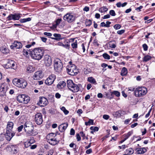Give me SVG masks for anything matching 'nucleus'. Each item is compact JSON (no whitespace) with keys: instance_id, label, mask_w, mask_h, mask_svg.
I'll list each match as a JSON object with an SVG mask.
<instances>
[{"instance_id":"obj_1","label":"nucleus","mask_w":155,"mask_h":155,"mask_svg":"<svg viewBox=\"0 0 155 155\" xmlns=\"http://www.w3.org/2000/svg\"><path fill=\"white\" fill-rule=\"evenodd\" d=\"M44 51L43 49L36 48L30 51L29 54L32 58L37 60H40L43 56Z\"/></svg>"},{"instance_id":"obj_2","label":"nucleus","mask_w":155,"mask_h":155,"mask_svg":"<svg viewBox=\"0 0 155 155\" xmlns=\"http://www.w3.org/2000/svg\"><path fill=\"white\" fill-rule=\"evenodd\" d=\"M25 131L29 136L35 135L37 133L34 130V126L32 123L30 121H26L24 125Z\"/></svg>"},{"instance_id":"obj_3","label":"nucleus","mask_w":155,"mask_h":155,"mask_svg":"<svg viewBox=\"0 0 155 155\" xmlns=\"http://www.w3.org/2000/svg\"><path fill=\"white\" fill-rule=\"evenodd\" d=\"M13 125V123L12 122H8L7 125L5 136L6 139L8 141L10 140L15 135V133L12 130Z\"/></svg>"},{"instance_id":"obj_4","label":"nucleus","mask_w":155,"mask_h":155,"mask_svg":"<svg viewBox=\"0 0 155 155\" xmlns=\"http://www.w3.org/2000/svg\"><path fill=\"white\" fill-rule=\"evenodd\" d=\"M67 85L68 88L74 93L78 92L79 89L78 86L74 84L71 80L67 81Z\"/></svg>"},{"instance_id":"obj_5","label":"nucleus","mask_w":155,"mask_h":155,"mask_svg":"<svg viewBox=\"0 0 155 155\" xmlns=\"http://www.w3.org/2000/svg\"><path fill=\"white\" fill-rule=\"evenodd\" d=\"M147 92V89L144 87H138L134 91L135 95L136 97H141L145 95Z\"/></svg>"},{"instance_id":"obj_6","label":"nucleus","mask_w":155,"mask_h":155,"mask_svg":"<svg viewBox=\"0 0 155 155\" xmlns=\"http://www.w3.org/2000/svg\"><path fill=\"white\" fill-rule=\"evenodd\" d=\"M12 82L14 85L21 88H25L27 84V82L22 79L15 78L13 80Z\"/></svg>"},{"instance_id":"obj_7","label":"nucleus","mask_w":155,"mask_h":155,"mask_svg":"<svg viewBox=\"0 0 155 155\" xmlns=\"http://www.w3.org/2000/svg\"><path fill=\"white\" fill-rule=\"evenodd\" d=\"M66 69L68 74L71 75H76L78 72V70L74 64H69L68 65Z\"/></svg>"},{"instance_id":"obj_8","label":"nucleus","mask_w":155,"mask_h":155,"mask_svg":"<svg viewBox=\"0 0 155 155\" xmlns=\"http://www.w3.org/2000/svg\"><path fill=\"white\" fill-rule=\"evenodd\" d=\"M17 101L20 103L28 104L30 101V97L25 94H20L17 97Z\"/></svg>"},{"instance_id":"obj_9","label":"nucleus","mask_w":155,"mask_h":155,"mask_svg":"<svg viewBox=\"0 0 155 155\" xmlns=\"http://www.w3.org/2000/svg\"><path fill=\"white\" fill-rule=\"evenodd\" d=\"M62 64L61 61L58 59L55 60L54 64V68L57 72H60L62 68Z\"/></svg>"},{"instance_id":"obj_10","label":"nucleus","mask_w":155,"mask_h":155,"mask_svg":"<svg viewBox=\"0 0 155 155\" xmlns=\"http://www.w3.org/2000/svg\"><path fill=\"white\" fill-rule=\"evenodd\" d=\"M64 19L68 23H71L75 20V18L72 13H68L63 17Z\"/></svg>"},{"instance_id":"obj_11","label":"nucleus","mask_w":155,"mask_h":155,"mask_svg":"<svg viewBox=\"0 0 155 155\" xmlns=\"http://www.w3.org/2000/svg\"><path fill=\"white\" fill-rule=\"evenodd\" d=\"M56 78L54 74H51L45 80V84L48 85L52 84Z\"/></svg>"},{"instance_id":"obj_12","label":"nucleus","mask_w":155,"mask_h":155,"mask_svg":"<svg viewBox=\"0 0 155 155\" xmlns=\"http://www.w3.org/2000/svg\"><path fill=\"white\" fill-rule=\"evenodd\" d=\"M35 120L37 124H41L43 122L41 114L40 113H38L36 114L35 115Z\"/></svg>"},{"instance_id":"obj_13","label":"nucleus","mask_w":155,"mask_h":155,"mask_svg":"<svg viewBox=\"0 0 155 155\" xmlns=\"http://www.w3.org/2000/svg\"><path fill=\"white\" fill-rule=\"evenodd\" d=\"M5 67L6 68H12L15 70L17 68V66L15 62L12 60H10L6 64Z\"/></svg>"},{"instance_id":"obj_14","label":"nucleus","mask_w":155,"mask_h":155,"mask_svg":"<svg viewBox=\"0 0 155 155\" xmlns=\"http://www.w3.org/2000/svg\"><path fill=\"white\" fill-rule=\"evenodd\" d=\"M44 61L45 64L47 66H50L52 64L51 58L48 55H46L44 56Z\"/></svg>"},{"instance_id":"obj_15","label":"nucleus","mask_w":155,"mask_h":155,"mask_svg":"<svg viewBox=\"0 0 155 155\" xmlns=\"http://www.w3.org/2000/svg\"><path fill=\"white\" fill-rule=\"evenodd\" d=\"M8 89V86L6 85H2L0 87V96H4L5 95V93Z\"/></svg>"},{"instance_id":"obj_16","label":"nucleus","mask_w":155,"mask_h":155,"mask_svg":"<svg viewBox=\"0 0 155 155\" xmlns=\"http://www.w3.org/2000/svg\"><path fill=\"white\" fill-rule=\"evenodd\" d=\"M43 77V74L41 71H38L35 72L33 76V78L35 80H38L41 79Z\"/></svg>"},{"instance_id":"obj_17","label":"nucleus","mask_w":155,"mask_h":155,"mask_svg":"<svg viewBox=\"0 0 155 155\" xmlns=\"http://www.w3.org/2000/svg\"><path fill=\"white\" fill-rule=\"evenodd\" d=\"M48 103V101L47 99L44 97H41L40 98L38 104L41 107L45 106Z\"/></svg>"},{"instance_id":"obj_18","label":"nucleus","mask_w":155,"mask_h":155,"mask_svg":"<svg viewBox=\"0 0 155 155\" xmlns=\"http://www.w3.org/2000/svg\"><path fill=\"white\" fill-rule=\"evenodd\" d=\"M68 126L67 123H62L58 127L59 131L61 132H63L65 131Z\"/></svg>"},{"instance_id":"obj_19","label":"nucleus","mask_w":155,"mask_h":155,"mask_svg":"<svg viewBox=\"0 0 155 155\" xmlns=\"http://www.w3.org/2000/svg\"><path fill=\"white\" fill-rule=\"evenodd\" d=\"M26 70L27 73H31L35 71V68L32 66L28 65L26 66Z\"/></svg>"},{"instance_id":"obj_20","label":"nucleus","mask_w":155,"mask_h":155,"mask_svg":"<svg viewBox=\"0 0 155 155\" xmlns=\"http://www.w3.org/2000/svg\"><path fill=\"white\" fill-rule=\"evenodd\" d=\"M66 83L64 81H60L57 85V87L59 89H63L66 86Z\"/></svg>"},{"instance_id":"obj_21","label":"nucleus","mask_w":155,"mask_h":155,"mask_svg":"<svg viewBox=\"0 0 155 155\" xmlns=\"http://www.w3.org/2000/svg\"><path fill=\"white\" fill-rule=\"evenodd\" d=\"M124 112V111L122 110H118L116 112H114L113 114V115L115 117L119 118L121 116L122 114H124L123 113Z\"/></svg>"},{"instance_id":"obj_22","label":"nucleus","mask_w":155,"mask_h":155,"mask_svg":"<svg viewBox=\"0 0 155 155\" xmlns=\"http://www.w3.org/2000/svg\"><path fill=\"white\" fill-rule=\"evenodd\" d=\"M136 150L137 154H143L145 153L147 150L145 148H136Z\"/></svg>"},{"instance_id":"obj_23","label":"nucleus","mask_w":155,"mask_h":155,"mask_svg":"<svg viewBox=\"0 0 155 155\" xmlns=\"http://www.w3.org/2000/svg\"><path fill=\"white\" fill-rule=\"evenodd\" d=\"M50 144L52 145H54L58 143V141L57 140L56 138L54 137L52 139L48 141Z\"/></svg>"},{"instance_id":"obj_24","label":"nucleus","mask_w":155,"mask_h":155,"mask_svg":"<svg viewBox=\"0 0 155 155\" xmlns=\"http://www.w3.org/2000/svg\"><path fill=\"white\" fill-rule=\"evenodd\" d=\"M13 46H15V48L17 49H19L21 48L22 45L21 43L19 42L15 41L13 43Z\"/></svg>"},{"instance_id":"obj_25","label":"nucleus","mask_w":155,"mask_h":155,"mask_svg":"<svg viewBox=\"0 0 155 155\" xmlns=\"http://www.w3.org/2000/svg\"><path fill=\"white\" fill-rule=\"evenodd\" d=\"M127 73V69L125 67H123L121 71V75L122 76H125Z\"/></svg>"},{"instance_id":"obj_26","label":"nucleus","mask_w":155,"mask_h":155,"mask_svg":"<svg viewBox=\"0 0 155 155\" xmlns=\"http://www.w3.org/2000/svg\"><path fill=\"white\" fill-rule=\"evenodd\" d=\"M133 134L131 131L129 132L127 134H124L123 136V138L126 140L127 139Z\"/></svg>"},{"instance_id":"obj_27","label":"nucleus","mask_w":155,"mask_h":155,"mask_svg":"<svg viewBox=\"0 0 155 155\" xmlns=\"http://www.w3.org/2000/svg\"><path fill=\"white\" fill-rule=\"evenodd\" d=\"M21 14H13L14 20H18L21 18Z\"/></svg>"},{"instance_id":"obj_28","label":"nucleus","mask_w":155,"mask_h":155,"mask_svg":"<svg viewBox=\"0 0 155 155\" xmlns=\"http://www.w3.org/2000/svg\"><path fill=\"white\" fill-rule=\"evenodd\" d=\"M108 10L107 8L105 6H103L100 8L98 11L101 13H104L107 12Z\"/></svg>"},{"instance_id":"obj_29","label":"nucleus","mask_w":155,"mask_h":155,"mask_svg":"<svg viewBox=\"0 0 155 155\" xmlns=\"http://www.w3.org/2000/svg\"><path fill=\"white\" fill-rule=\"evenodd\" d=\"M31 18H26L21 19L20 20V21L21 23H24L28 21H31Z\"/></svg>"},{"instance_id":"obj_30","label":"nucleus","mask_w":155,"mask_h":155,"mask_svg":"<svg viewBox=\"0 0 155 155\" xmlns=\"http://www.w3.org/2000/svg\"><path fill=\"white\" fill-rule=\"evenodd\" d=\"M111 96H113V94H114L117 97H119L120 96V93L117 91H113L111 92Z\"/></svg>"},{"instance_id":"obj_31","label":"nucleus","mask_w":155,"mask_h":155,"mask_svg":"<svg viewBox=\"0 0 155 155\" xmlns=\"http://www.w3.org/2000/svg\"><path fill=\"white\" fill-rule=\"evenodd\" d=\"M1 51L4 54H6L9 52L8 49L4 47H2L1 48Z\"/></svg>"},{"instance_id":"obj_32","label":"nucleus","mask_w":155,"mask_h":155,"mask_svg":"<svg viewBox=\"0 0 155 155\" xmlns=\"http://www.w3.org/2000/svg\"><path fill=\"white\" fill-rule=\"evenodd\" d=\"M88 81L90 83L93 84L96 83V81L95 79L92 77H90L88 78Z\"/></svg>"},{"instance_id":"obj_33","label":"nucleus","mask_w":155,"mask_h":155,"mask_svg":"<svg viewBox=\"0 0 155 155\" xmlns=\"http://www.w3.org/2000/svg\"><path fill=\"white\" fill-rule=\"evenodd\" d=\"M54 134L53 133L50 134L48 135L46 137V139H47L48 141L49 140H50L51 139H52V138L54 137Z\"/></svg>"},{"instance_id":"obj_34","label":"nucleus","mask_w":155,"mask_h":155,"mask_svg":"<svg viewBox=\"0 0 155 155\" xmlns=\"http://www.w3.org/2000/svg\"><path fill=\"white\" fill-rule=\"evenodd\" d=\"M151 57L148 55L145 56L143 59V61L145 62H147L151 59Z\"/></svg>"},{"instance_id":"obj_35","label":"nucleus","mask_w":155,"mask_h":155,"mask_svg":"<svg viewBox=\"0 0 155 155\" xmlns=\"http://www.w3.org/2000/svg\"><path fill=\"white\" fill-rule=\"evenodd\" d=\"M126 153H127V155L131 154L134 153V150L131 148H129L126 150Z\"/></svg>"},{"instance_id":"obj_36","label":"nucleus","mask_w":155,"mask_h":155,"mask_svg":"<svg viewBox=\"0 0 155 155\" xmlns=\"http://www.w3.org/2000/svg\"><path fill=\"white\" fill-rule=\"evenodd\" d=\"M61 109L65 115L68 114L69 113V111L67 110L64 107H61Z\"/></svg>"},{"instance_id":"obj_37","label":"nucleus","mask_w":155,"mask_h":155,"mask_svg":"<svg viewBox=\"0 0 155 155\" xmlns=\"http://www.w3.org/2000/svg\"><path fill=\"white\" fill-rule=\"evenodd\" d=\"M85 125H93V120L92 119H89L88 122H85Z\"/></svg>"},{"instance_id":"obj_38","label":"nucleus","mask_w":155,"mask_h":155,"mask_svg":"<svg viewBox=\"0 0 155 155\" xmlns=\"http://www.w3.org/2000/svg\"><path fill=\"white\" fill-rule=\"evenodd\" d=\"M62 20V19L61 18L58 19L56 21L55 25H54V27L56 28L57 25H58L59 24L61 21Z\"/></svg>"},{"instance_id":"obj_39","label":"nucleus","mask_w":155,"mask_h":155,"mask_svg":"<svg viewBox=\"0 0 155 155\" xmlns=\"http://www.w3.org/2000/svg\"><path fill=\"white\" fill-rule=\"evenodd\" d=\"M102 56L104 59H106L109 60L110 58V56L106 53L103 54L102 55Z\"/></svg>"},{"instance_id":"obj_40","label":"nucleus","mask_w":155,"mask_h":155,"mask_svg":"<svg viewBox=\"0 0 155 155\" xmlns=\"http://www.w3.org/2000/svg\"><path fill=\"white\" fill-rule=\"evenodd\" d=\"M91 23V21L90 20L87 19L85 21V24L86 26H90Z\"/></svg>"},{"instance_id":"obj_41","label":"nucleus","mask_w":155,"mask_h":155,"mask_svg":"<svg viewBox=\"0 0 155 155\" xmlns=\"http://www.w3.org/2000/svg\"><path fill=\"white\" fill-rule=\"evenodd\" d=\"M71 45L73 48H77V42L76 40L75 41L71 44Z\"/></svg>"},{"instance_id":"obj_42","label":"nucleus","mask_w":155,"mask_h":155,"mask_svg":"<svg viewBox=\"0 0 155 155\" xmlns=\"http://www.w3.org/2000/svg\"><path fill=\"white\" fill-rule=\"evenodd\" d=\"M30 141H28V140L25 143V146L26 148L30 146L31 144V143H30Z\"/></svg>"},{"instance_id":"obj_43","label":"nucleus","mask_w":155,"mask_h":155,"mask_svg":"<svg viewBox=\"0 0 155 155\" xmlns=\"http://www.w3.org/2000/svg\"><path fill=\"white\" fill-rule=\"evenodd\" d=\"M23 55L26 57H28L29 56V53L28 52V50L24 49L23 51Z\"/></svg>"},{"instance_id":"obj_44","label":"nucleus","mask_w":155,"mask_h":155,"mask_svg":"<svg viewBox=\"0 0 155 155\" xmlns=\"http://www.w3.org/2000/svg\"><path fill=\"white\" fill-rule=\"evenodd\" d=\"M90 129L91 130H93L94 131H98L99 128L97 127H90Z\"/></svg>"},{"instance_id":"obj_45","label":"nucleus","mask_w":155,"mask_h":155,"mask_svg":"<svg viewBox=\"0 0 155 155\" xmlns=\"http://www.w3.org/2000/svg\"><path fill=\"white\" fill-rule=\"evenodd\" d=\"M8 20L9 21L11 20L12 19L14 20L13 14H10L7 17Z\"/></svg>"},{"instance_id":"obj_46","label":"nucleus","mask_w":155,"mask_h":155,"mask_svg":"<svg viewBox=\"0 0 155 155\" xmlns=\"http://www.w3.org/2000/svg\"><path fill=\"white\" fill-rule=\"evenodd\" d=\"M109 14L112 16H115L116 15V13L115 11L113 10H110V11Z\"/></svg>"},{"instance_id":"obj_47","label":"nucleus","mask_w":155,"mask_h":155,"mask_svg":"<svg viewBox=\"0 0 155 155\" xmlns=\"http://www.w3.org/2000/svg\"><path fill=\"white\" fill-rule=\"evenodd\" d=\"M114 27L115 29L117 30L121 28V25L119 24H116L114 26Z\"/></svg>"},{"instance_id":"obj_48","label":"nucleus","mask_w":155,"mask_h":155,"mask_svg":"<svg viewBox=\"0 0 155 155\" xmlns=\"http://www.w3.org/2000/svg\"><path fill=\"white\" fill-rule=\"evenodd\" d=\"M143 47L144 51H146L147 50L148 46L146 44H144L143 45Z\"/></svg>"},{"instance_id":"obj_49","label":"nucleus","mask_w":155,"mask_h":155,"mask_svg":"<svg viewBox=\"0 0 155 155\" xmlns=\"http://www.w3.org/2000/svg\"><path fill=\"white\" fill-rule=\"evenodd\" d=\"M70 134L71 135H74L75 134V130L73 128L71 129Z\"/></svg>"},{"instance_id":"obj_50","label":"nucleus","mask_w":155,"mask_h":155,"mask_svg":"<svg viewBox=\"0 0 155 155\" xmlns=\"http://www.w3.org/2000/svg\"><path fill=\"white\" fill-rule=\"evenodd\" d=\"M125 31L124 30H119L117 31V33L121 35L122 34L124 33Z\"/></svg>"},{"instance_id":"obj_51","label":"nucleus","mask_w":155,"mask_h":155,"mask_svg":"<svg viewBox=\"0 0 155 155\" xmlns=\"http://www.w3.org/2000/svg\"><path fill=\"white\" fill-rule=\"evenodd\" d=\"M54 36L56 38V39H59L61 37V35L60 34H54Z\"/></svg>"},{"instance_id":"obj_52","label":"nucleus","mask_w":155,"mask_h":155,"mask_svg":"<svg viewBox=\"0 0 155 155\" xmlns=\"http://www.w3.org/2000/svg\"><path fill=\"white\" fill-rule=\"evenodd\" d=\"M103 118L105 120H108L109 118V116L108 115L104 114L103 115Z\"/></svg>"},{"instance_id":"obj_53","label":"nucleus","mask_w":155,"mask_h":155,"mask_svg":"<svg viewBox=\"0 0 155 155\" xmlns=\"http://www.w3.org/2000/svg\"><path fill=\"white\" fill-rule=\"evenodd\" d=\"M64 48L69 49L70 48V45L68 42H67V44L65 45Z\"/></svg>"},{"instance_id":"obj_54","label":"nucleus","mask_w":155,"mask_h":155,"mask_svg":"<svg viewBox=\"0 0 155 155\" xmlns=\"http://www.w3.org/2000/svg\"><path fill=\"white\" fill-rule=\"evenodd\" d=\"M24 127L23 125H21V126L19 127L18 128V131L19 132H20L21 131L22 129Z\"/></svg>"},{"instance_id":"obj_55","label":"nucleus","mask_w":155,"mask_h":155,"mask_svg":"<svg viewBox=\"0 0 155 155\" xmlns=\"http://www.w3.org/2000/svg\"><path fill=\"white\" fill-rule=\"evenodd\" d=\"M109 46L110 48H115L116 47V46L115 44H112L110 43L109 44Z\"/></svg>"},{"instance_id":"obj_56","label":"nucleus","mask_w":155,"mask_h":155,"mask_svg":"<svg viewBox=\"0 0 155 155\" xmlns=\"http://www.w3.org/2000/svg\"><path fill=\"white\" fill-rule=\"evenodd\" d=\"M44 35L49 37H50L52 36V34L49 32H45L44 33Z\"/></svg>"},{"instance_id":"obj_57","label":"nucleus","mask_w":155,"mask_h":155,"mask_svg":"<svg viewBox=\"0 0 155 155\" xmlns=\"http://www.w3.org/2000/svg\"><path fill=\"white\" fill-rule=\"evenodd\" d=\"M105 94H106V96L107 97V98H108L109 99H111L112 98H113V97L112 96H111L110 97L109 96V94L108 93H105Z\"/></svg>"},{"instance_id":"obj_58","label":"nucleus","mask_w":155,"mask_h":155,"mask_svg":"<svg viewBox=\"0 0 155 155\" xmlns=\"http://www.w3.org/2000/svg\"><path fill=\"white\" fill-rule=\"evenodd\" d=\"M110 17V16L109 14H107V15H105L103 17V19H106L109 18Z\"/></svg>"},{"instance_id":"obj_59","label":"nucleus","mask_w":155,"mask_h":155,"mask_svg":"<svg viewBox=\"0 0 155 155\" xmlns=\"http://www.w3.org/2000/svg\"><path fill=\"white\" fill-rule=\"evenodd\" d=\"M76 137L77 139V141H79L81 140V138L78 134H76Z\"/></svg>"},{"instance_id":"obj_60","label":"nucleus","mask_w":155,"mask_h":155,"mask_svg":"<svg viewBox=\"0 0 155 155\" xmlns=\"http://www.w3.org/2000/svg\"><path fill=\"white\" fill-rule=\"evenodd\" d=\"M41 40L44 42H45L47 40V38H46L44 37H41Z\"/></svg>"},{"instance_id":"obj_61","label":"nucleus","mask_w":155,"mask_h":155,"mask_svg":"<svg viewBox=\"0 0 155 155\" xmlns=\"http://www.w3.org/2000/svg\"><path fill=\"white\" fill-rule=\"evenodd\" d=\"M128 91H134L135 89V87H128Z\"/></svg>"},{"instance_id":"obj_62","label":"nucleus","mask_w":155,"mask_h":155,"mask_svg":"<svg viewBox=\"0 0 155 155\" xmlns=\"http://www.w3.org/2000/svg\"><path fill=\"white\" fill-rule=\"evenodd\" d=\"M131 119H126L124 121V124H128Z\"/></svg>"},{"instance_id":"obj_63","label":"nucleus","mask_w":155,"mask_h":155,"mask_svg":"<svg viewBox=\"0 0 155 155\" xmlns=\"http://www.w3.org/2000/svg\"><path fill=\"white\" fill-rule=\"evenodd\" d=\"M92 152V149H90L87 150L86 151V153L87 154H89L91 153Z\"/></svg>"},{"instance_id":"obj_64","label":"nucleus","mask_w":155,"mask_h":155,"mask_svg":"<svg viewBox=\"0 0 155 155\" xmlns=\"http://www.w3.org/2000/svg\"><path fill=\"white\" fill-rule=\"evenodd\" d=\"M53 153V150H50L48 152V154L47 155H52Z\"/></svg>"}]
</instances>
